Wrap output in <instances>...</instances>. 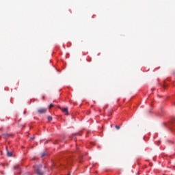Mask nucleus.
<instances>
[{
    "instance_id": "1",
    "label": "nucleus",
    "mask_w": 175,
    "mask_h": 175,
    "mask_svg": "<svg viewBox=\"0 0 175 175\" xmlns=\"http://www.w3.org/2000/svg\"><path fill=\"white\" fill-rule=\"evenodd\" d=\"M36 170L38 175H43V172L42 170V165L36 166Z\"/></svg>"
},
{
    "instance_id": "2",
    "label": "nucleus",
    "mask_w": 175,
    "mask_h": 175,
    "mask_svg": "<svg viewBox=\"0 0 175 175\" xmlns=\"http://www.w3.org/2000/svg\"><path fill=\"white\" fill-rule=\"evenodd\" d=\"M47 111V109L46 108H38L37 110V113L38 114H44L45 113H46Z\"/></svg>"
},
{
    "instance_id": "3",
    "label": "nucleus",
    "mask_w": 175,
    "mask_h": 175,
    "mask_svg": "<svg viewBox=\"0 0 175 175\" xmlns=\"http://www.w3.org/2000/svg\"><path fill=\"white\" fill-rule=\"evenodd\" d=\"M58 107H59V109H61L62 111H63V113H64V114L66 116H69V112L68 111V107H66L64 109H62L61 107H59V106Z\"/></svg>"
},
{
    "instance_id": "4",
    "label": "nucleus",
    "mask_w": 175,
    "mask_h": 175,
    "mask_svg": "<svg viewBox=\"0 0 175 175\" xmlns=\"http://www.w3.org/2000/svg\"><path fill=\"white\" fill-rule=\"evenodd\" d=\"M6 151H7V156L8 157H12L13 156V153L12 152H9V150L8 149V148H6Z\"/></svg>"
},
{
    "instance_id": "5",
    "label": "nucleus",
    "mask_w": 175,
    "mask_h": 175,
    "mask_svg": "<svg viewBox=\"0 0 175 175\" xmlns=\"http://www.w3.org/2000/svg\"><path fill=\"white\" fill-rule=\"evenodd\" d=\"M9 134L6 133V134H3V137H4V139H8V137H9Z\"/></svg>"
},
{
    "instance_id": "6",
    "label": "nucleus",
    "mask_w": 175,
    "mask_h": 175,
    "mask_svg": "<svg viewBox=\"0 0 175 175\" xmlns=\"http://www.w3.org/2000/svg\"><path fill=\"white\" fill-rule=\"evenodd\" d=\"M47 119H48V121H53V117L51 116H49Z\"/></svg>"
},
{
    "instance_id": "7",
    "label": "nucleus",
    "mask_w": 175,
    "mask_h": 175,
    "mask_svg": "<svg viewBox=\"0 0 175 175\" xmlns=\"http://www.w3.org/2000/svg\"><path fill=\"white\" fill-rule=\"evenodd\" d=\"M46 153H44H44H42V154H41V158H43V157H46Z\"/></svg>"
},
{
    "instance_id": "8",
    "label": "nucleus",
    "mask_w": 175,
    "mask_h": 175,
    "mask_svg": "<svg viewBox=\"0 0 175 175\" xmlns=\"http://www.w3.org/2000/svg\"><path fill=\"white\" fill-rule=\"evenodd\" d=\"M51 107H54V105H53V104H51V105H49V109H51Z\"/></svg>"
},
{
    "instance_id": "9",
    "label": "nucleus",
    "mask_w": 175,
    "mask_h": 175,
    "mask_svg": "<svg viewBox=\"0 0 175 175\" xmlns=\"http://www.w3.org/2000/svg\"><path fill=\"white\" fill-rule=\"evenodd\" d=\"M115 128H116V129L118 130V129H120V127L119 126H118V125H116V126H115Z\"/></svg>"
},
{
    "instance_id": "10",
    "label": "nucleus",
    "mask_w": 175,
    "mask_h": 175,
    "mask_svg": "<svg viewBox=\"0 0 175 175\" xmlns=\"http://www.w3.org/2000/svg\"><path fill=\"white\" fill-rule=\"evenodd\" d=\"M33 139H35V137H31V140H33Z\"/></svg>"
},
{
    "instance_id": "11",
    "label": "nucleus",
    "mask_w": 175,
    "mask_h": 175,
    "mask_svg": "<svg viewBox=\"0 0 175 175\" xmlns=\"http://www.w3.org/2000/svg\"><path fill=\"white\" fill-rule=\"evenodd\" d=\"M77 134H74V136H76Z\"/></svg>"
}]
</instances>
